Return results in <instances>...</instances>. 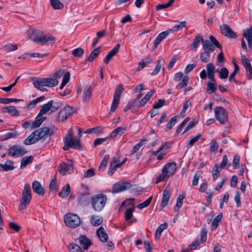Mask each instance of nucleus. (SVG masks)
<instances>
[{
  "label": "nucleus",
  "mask_w": 252,
  "mask_h": 252,
  "mask_svg": "<svg viewBox=\"0 0 252 252\" xmlns=\"http://www.w3.org/2000/svg\"><path fill=\"white\" fill-rule=\"evenodd\" d=\"M175 22L177 23L178 24L175 25L172 28V29L168 30L170 32H177L186 27L187 25V22L186 21H175Z\"/></svg>",
  "instance_id": "bb28decb"
},
{
  "label": "nucleus",
  "mask_w": 252,
  "mask_h": 252,
  "mask_svg": "<svg viewBox=\"0 0 252 252\" xmlns=\"http://www.w3.org/2000/svg\"><path fill=\"white\" fill-rule=\"evenodd\" d=\"M35 131H37L36 133V136H37L38 140L46 138L48 136H50L53 133V130L50 129L48 127H44L41 128L37 129Z\"/></svg>",
  "instance_id": "2eb2a0df"
},
{
  "label": "nucleus",
  "mask_w": 252,
  "mask_h": 252,
  "mask_svg": "<svg viewBox=\"0 0 252 252\" xmlns=\"http://www.w3.org/2000/svg\"><path fill=\"white\" fill-rule=\"evenodd\" d=\"M50 101L52 102L51 113H53L59 109L62 105L61 102H54L53 100H51Z\"/></svg>",
  "instance_id": "680f3d73"
},
{
  "label": "nucleus",
  "mask_w": 252,
  "mask_h": 252,
  "mask_svg": "<svg viewBox=\"0 0 252 252\" xmlns=\"http://www.w3.org/2000/svg\"><path fill=\"white\" fill-rule=\"evenodd\" d=\"M120 47V44H117L112 50H111L106 56L104 59V62L107 64L109 62L111 59L114 57L118 52Z\"/></svg>",
  "instance_id": "4be33fe9"
},
{
  "label": "nucleus",
  "mask_w": 252,
  "mask_h": 252,
  "mask_svg": "<svg viewBox=\"0 0 252 252\" xmlns=\"http://www.w3.org/2000/svg\"><path fill=\"white\" fill-rule=\"evenodd\" d=\"M153 61L154 60L151 56H147L139 63L137 67V70H141L148 64L153 63Z\"/></svg>",
  "instance_id": "b1692460"
},
{
  "label": "nucleus",
  "mask_w": 252,
  "mask_h": 252,
  "mask_svg": "<svg viewBox=\"0 0 252 252\" xmlns=\"http://www.w3.org/2000/svg\"><path fill=\"white\" fill-rule=\"evenodd\" d=\"M79 241L80 245L85 250H87L92 245L91 240L86 235H81L79 236Z\"/></svg>",
  "instance_id": "393cba45"
},
{
  "label": "nucleus",
  "mask_w": 252,
  "mask_h": 252,
  "mask_svg": "<svg viewBox=\"0 0 252 252\" xmlns=\"http://www.w3.org/2000/svg\"><path fill=\"white\" fill-rule=\"evenodd\" d=\"M14 162L10 160H7L5 164H0V166L5 171L13 170L15 167L13 166Z\"/></svg>",
  "instance_id": "473e14b6"
},
{
  "label": "nucleus",
  "mask_w": 252,
  "mask_h": 252,
  "mask_svg": "<svg viewBox=\"0 0 252 252\" xmlns=\"http://www.w3.org/2000/svg\"><path fill=\"white\" fill-rule=\"evenodd\" d=\"M68 248L69 252H82L81 247L74 244H70Z\"/></svg>",
  "instance_id": "6e6d98bb"
},
{
  "label": "nucleus",
  "mask_w": 252,
  "mask_h": 252,
  "mask_svg": "<svg viewBox=\"0 0 252 252\" xmlns=\"http://www.w3.org/2000/svg\"><path fill=\"white\" fill-rule=\"evenodd\" d=\"M216 118L221 124H225L228 121V114L226 110L222 107H216L214 109Z\"/></svg>",
  "instance_id": "6e6552de"
},
{
  "label": "nucleus",
  "mask_w": 252,
  "mask_h": 252,
  "mask_svg": "<svg viewBox=\"0 0 252 252\" xmlns=\"http://www.w3.org/2000/svg\"><path fill=\"white\" fill-rule=\"evenodd\" d=\"M96 235L102 242H106L108 240V235L102 226L97 230Z\"/></svg>",
  "instance_id": "5701e85b"
},
{
  "label": "nucleus",
  "mask_w": 252,
  "mask_h": 252,
  "mask_svg": "<svg viewBox=\"0 0 252 252\" xmlns=\"http://www.w3.org/2000/svg\"><path fill=\"white\" fill-rule=\"evenodd\" d=\"M220 31L221 33L225 36L229 38H236L237 33L235 32L227 24H223L220 26Z\"/></svg>",
  "instance_id": "f8f14e48"
},
{
  "label": "nucleus",
  "mask_w": 252,
  "mask_h": 252,
  "mask_svg": "<svg viewBox=\"0 0 252 252\" xmlns=\"http://www.w3.org/2000/svg\"><path fill=\"white\" fill-rule=\"evenodd\" d=\"M241 60L245 69L252 68L251 62L245 55H242Z\"/></svg>",
  "instance_id": "603ef678"
},
{
  "label": "nucleus",
  "mask_w": 252,
  "mask_h": 252,
  "mask_svg": "<svg viewBox=\"0 0 252 252\" xmlns=\"http://www.w3.org/2000/svg\"><path fill=\"white\" fill-rule=\"evenodd\" d=\"M167 227V224L166 223L160 224L157 229L155 234V239L157 240H159L161 234L162 232V231L165 229Z\"/></svg>",
  "instance_id": "4c0bfd02"
},
{
  "label": "nucleus",
  "mask_w": 252,
  "mask_h": 252,
  "mask_svg": "<svg viewBox=\"0 0 252 252\" xmlns=\"http://www.w3.org/2000/svg\"><path fill=\"white\" fill-rule=\"evenodd\" d=\"M123 91V87L122 84H120L116 87L113 95L112 103L110 107V113L111 112H114L118 108L120 103V97Z\"/></svg>",
  "instance_id": "423d86ee"
},
{
  "label": "nucleus",
  "mask_w": 252,
  "mask_h": 252,
  "mask_svg": "<svg viewBox=\"0 0 252 252\" xmlns=\"http://www.w3.org/2000/svg\"><path fill=\"white\" fill-rule=\"evenodd\" d=\"M209 39L211 43H212V45H213L214 46H216L218 48L220 49H221L222 47L221 45L220 44V43L218 42V41L216 39V38L213 36L210 35L209 37Z\"/></svg>",
  "instance_id": "338daca9"
},
{
  "label": "nucleus",
  "mask_w": 252,
  "mask_h": 252,
  "mask_svg": "<svg viewBox=\"0 0 252 252\" xmlns=\"http://www.w3.org/2000/svg\"><path fill=\"white\" fill-rule=\"evenodd\" d=\"M18 133L15 130H12L11 131L5 133L2 137L3 140H6L10 138H15L18 136Z\"/></svg>",
  "instance_id": "49530a36"
},
{
  "label": "nucleus",
  "mask_w": 252,
  "mask_h": 252,
  "mask_svg": "<svg viewBox=\"0 0 252 252\" xmlns=\"http://www.w3.org/2000/svg\"><path fill=\"white\" fill-rule=\"evenodd\" d=\"M100 47H97L94 49L91 53L88 58V61L90 62H93L98 55L100 53Z\"/></svg>",
  "instance_id": "37998d69"
},
{
  "label": "nucleus",
  "mask_w": 252,
  "mask_h": 252,
  "mask_svg": "<svg viewBox=\"0 0 252 252\" xmlns=\"http://www.w3.org/2000/svg\"><path fill=\"white\" fill-rule=\"evenodd\" d=\"M117 162V161L114 158L113 160L111 162L109 171L108 172V174L110 176H112L115 171L116 170L117 168L115 167V165H114V163H116Z\"/></svg>",
  "instance_id": "e2e57ef3"
},
{
  "label": "nucleus",
  "mask_w": 252,
  "mask_h": 252,
  "mask_svg": "<svg viewBox=\"0 0 252 252\" xmlns=\"http://www.w3.org/2000/svg\"><path fill=\"white\" fill-rule=\"evenodd\" d=\"M45 119L46 117L39 116L38 114L36 117L35 120L32 123L31 125V128L33 129L39 127Z\"/></svg>",
  "instance_id": "c85d7f7f"
},
{
  "label": "nucleus",
  "mask_w": 252,
  "mask_h": 252,
  "mask_svg": "<svg viewBox=\"0 0 252 252\" xmlns=\"http://www.w3.org/2000/svg\"><path fill=\"white\" fill-rule=\"evenodd\" d=\"M84 50L83 48L79 47L75 48L72 51V54L76 57H81L83 56Z\"/></svg>",
  "instance_id": "052dcab7"
},
{
  "label": "nucleus",
  "mask_w": 252,
  "mask_h": 252,
  "mask_svg": "<svg viewBox=\"0 0 252 252\" xmlns=\"http://www.w3.org/2000/svg\"><path fill=\"white\" fill-rule=\"evenodd\" d=\"M32 198V195L30 185L29 184H26L24 187L22 194V199L19 204L18 209L20 211L25 209L30 204Z\"/></svg>",
  "instance_id": "39448f33"
},
{
  "label": "nucleus",
  "mask_w": 252,
  "mask_h": 252,
  "mask_svg": "<svg viewBox=\"0 0 252 252\" xmlns=\"http://www.w3.org/2000/svg\"><path fill=\"white\" fill-rule=\"evenodd\" d=\"M51 109L52 102L49 101L48 103L44 104L41 106L39 113V115L43 116V115H45L50 110L51 111Z\"/></svg>",
  "instance_id": "72a5a7b5"
},
{
  "label": "nucleus",
  "mask_w": 252,
  "mask_h": 252,
  "mask_svg": "<svg viewBox=\"0 0 252 252\" xmlns=\"http://www.w3.org/2000/svg\"><path fill=\"white\" fill-rule=\"evenodd\" d=\"M202 136V134H199L196 136H191L190 137V140L188 141L187 146L188 147H192L195 142H196L197 141L199 140V139L201 138Z\"/></svg>",
  "instance_id": "de8ad7c7"
},
{
  "label": "nucleus",
  "mask_w": 252,
  "mask_h": 252,
  "mask_svg": "<svg viewBox=\"0 0 252 252\" xmlns=\"http://www.w3.org/2000/svg\"><path fill=\"white\" fill-rule=\"evenodd\" d=\"M92 89L89 86H87L84 88L83 94V101H88L92 95Z\"/></svg>",
  "instance_id": "2f4dec72"
},
{
  "label": "nucleus",
  "mask_w": 252,
  "mask_h": 252,
  "mask_svg": "<svg viewBox=\"0 0 252 252\" xmlns=\"http://www.w3.org/2000/svg\"><path fill=\"white\" fill-rule=\"evenodd\" d=\"M33 159V157L32 156L23 157L21 159L20 168L21 169L25 168L28 164L32 163Z\"/></svg>",
  "instance_id": "e433bc0d"
},
{
  "label": "nucleus",
  "mask_w": 252,
  "mask_h": 252,
  "mask_svg": "<svg viewBox=\"0 0 252 252\" xmlns=\"http://www.w3.org/2000/svg\"><path fill=\"white\" fill-rule=\"evenodd\" d=\"M243 36L245 37L248 43V46L250 48H252V26L250 28L247 29L244 31Z\"/></svg>",
  "instance_id": "aec40b11"
},
{
  "label": "nucleus",
  "mask_w": 252,
  "mask_h": 252,
  "mask_svg": "<svg viewBox=\"0 0 252 252\" xmlns=\"http://www.w3.org/2000/svg\"><path fill=\"white\" fill-rule=\"evenodd\" d=\"M131 184L128 182L120 181L113 185L112 192L113 193L122 192L131 188Z\"/></svg>",
  "instance_id": "9b49d317"
},
{
  "label": "nucleus",
  "mask_w": 252,
  "mask_h": 252,
  "mask_svg": "<svg viewBox=\"0 0 252 252\" xmlns=\"http://www.w3.org/2000/svg\"><path fill=\"white\" fill-rule=\"evenodd\" d=\"M222 218V213H220L218 216H217L213 220L211 224L212 230L214 231L216 229L217 227L219 226V224L221 221Z\"/></svg>",
  "instance_id": "f704fd0d"
},
{
  "label": "nucleus",
  "mask_w": 252,
  "mask_h": 252,
  "mask_svg": "<svg viewBox=\"0 0 252 252\" xmlns=\"http://www.w3.org/2000/svg\"><path fill=\"white\" fill-rule=\"evenodd\" d=\"M217 86L216 83L208 82L207 84L206 91L209 94H212L217 91Z\"/></svg>",
  "instance_id": "a19ab883"
},
{
  "label": "nucleus",
  "mask_w": 252,
  "mask_h": 252,
  "mask_svg": "<svg viewBox=\"0 0 252 252\" xmlns=\"http://www.w3.org/2000/svg\"><path fill=\"white\" fill-rule=\"evenodd\" d=\"M216 71L219 72V77L220 79H226L228 76L229 71L225 67L222 68L220 71L217 69Z\"/></svg>",
  "instance_id": "8fccbe9b"
},
{
  "label": "nucleus",
  "mask_w": 252,
  "mask_h": 252,
  "mask_svg": "<svg viewBox=\"0 0 252 252\" xmlns=\"http://www.w3.org/2000/svg\"><path fill=\"white\" fill-rule=\"evenodd\" d=\"M90 193L88 190L80 192L77 197L78 203L81 205H86L90 200Z\"/></svg>",
  "instance_id": "dca6fc26"
},
{
  "label": "nucleus",
  "mask_w": 252,
  "mask_h": 252,
  "mask_svg": "<svg viewBox=\"0 0 252 252\" xmlns=\"http://www.w3.org/2000/svg\"><path fill=\"white\" fill-rule=\"evenodd\" d=\"M109 159V155H105L102 160L101 163L99 167V170H103L106 166L107 162Z\"/></svg>",
  "instance_id": "bf43d9fd"
},
{
  "label": "nucleus",
  "mask_w": 252,
  "mask_h": 252,
  "mask_svg": "<svg viewBox=\"0 0 252 252\" xmlns=\"http://www.w3.org/2000/svg\"><path fill=\"white\" fill-rule=\"evenodd\" d=\"M91 201L94 210L99 212L104 208L107 201V197L103 193L96 194L92 197Z\"/></svg>",
  "instance_id": "20e7f679"
},
{
  "label": "nucleus",
  "mask_w": 252,
  "mask_h": 252,
  "mask_svg": "<svg viewBox=\"0 0 252 252\" xmlns=\"http://www.w3.org/2000/svg\"><path fill=\"white\" fill-rule=\"evenodd\" d=\"M75 112V109L73 107L67 106L59 112L57 117V121L59 122L64 121Z\"/></svg>",
  "instance_id": "1a4fd4ad"
},
{
  "label": "nucleus",
  "mask_w": 252,
  "mask_h": 252,
  "mask_svg": "<svg viewBox=\"0 0 252 252\" xmlns=\"http://www.w3.org/2000/svg\"><path fill=\"white\" fill-rule=\"evenodd\" d=\"M2 112L3 113L7 112L12 116H18L19 115V111L14 106L3 107Z\"/></svg>",
  "instance_id": "a878e982"
},
{
  "label": "nucleus",
  "mask_w": 252,
  "mask_h": 252,
  "mask_svg": "<svg viewBox=\"0 0 252 252\" xmlns=\"http://www.w3.org/2000/svg\"><path fill=\"white\" fill-rule=\"evenodd\" d=\"M170 189L168 188H166L163 190L162 193V198L160 203V207L162 208L165 207L168 204L170 198Z\"/></svg>",
  "instance_id": "a211bd4d"
},
{
  "label": "nucleus",
  "mask_w": 252,
  "mask_h": 252,
  "mask_svg": "<svg viewBox=\"0 0 252 252\" xmlns=\"http://www.w3.org/2000/svg\"><path fill=\"white\" fill-rule=\"evenodd\" d=\"M203 40H204L203 37L197 34L193 40L192 43L190 45L191 48L193 49H196L199 46L200 41H202V43H203Z\"/></svg>",
  "instance_id": "58836bf2"
},
{
  "label": "nucleus",
  "mask_w": 252,
  "mask_h": 252,
  "mask_svg": "<svg viewBox=\"0 0 252 252\" xmlns=\"http://www.w3.org/2000/svg\"><path fill=\"white\" fill-rule=\"evenodd\" d=\"M73 133L71 128H70L64 137L63 150L68 151L70 148H73L79 151L82 150V147L80 143L79 140L72 137Z\"/></svg>",
  "instance_id": "f03ea898"
},
{
  "label": "nucleus",
  "mask_w": 252,
  "mask_h": 252,
  "mask_svg": "<svg viewBox=\"0 0 252 252\" xmlns=\"http://www.w3.org/2000/svg\"><path fill=\"white\" fill-rule=\"evenodd\" d=\"M32 34L34 36L32 41L42 45L48 44L49 42H53L56 40V38L49 33L42 35L43 32L39 30H34Z\"/></svg>",
  "instance_id": "7ed1b4c3"
},
{
  "label": "nucleus",
  "mask_w": 252,
  "mask_h": 252,
  "mask_svg": "<svg viewBox=\"0 0 252 252\" xmlns=\"http://www.w3.org/2000/svg\"><path fill=\"white\" fill-rule=\"evenodd\" d=\"M170 33L169 30L165 31L160 33L157 38L154 40V45L153 47V49H156L158 46L159 45L160 42L165 38H166Z\"/></svg>",
  "instance_id": "6ab92c4d"
},
{
  "label": "nucleus",
  "mask_w": 252,
  "mask_h": 252,
  "mask_svg": "<svg viewBox=\"0 0 252 252\" xmlns=\"http://www.w3.org/2000/svg\"><path fill=\"white\" fill-rule=\"evenodd\" d=\"M90 221L93 225L98 226L102 223L103 219L101 217L92 216Z\"/></svg>",
  "instance_id": "ea45409f"
},
{
  "label": "nucleus",
  "mask_w": 252,
  "mask_h": 252,
  "mask_svg": "<svg viewBox=\"0 0 252 252\" xmlns=\"http://www.w3.org/2000/svg\"><path fill=\"white\" fill-rule=\"evenodd\" d=\"M70 192V187L69 184L62 188L61 191L59 193V196L61 198L67 197Z\"/></svg>",
  "instance_id": "c9c22d12"
},
{
  "label": "nucleus",
  "mask_w": 252,
  "mask_h": 252,
  "mask_svg": "<svg viewBox=\"0 0 252 252\" xmlns=\"http://www.w3.org/2000/svg\"><path fill=\"white\" fill-rule=\"evenodd\" d=\"M177 170V164L175 162H171L167 163L165 165L162 170V173H166L168 175V177H170L173 175Z\"/></svg>",
  "instance_id": "4468645a"
},
{
  "label": "nucleus",
  "mask_w": 252,
  "mask_h": 252,
  "mask_svg": "<svg viewBox=\"0 0 252 252\" xmlns=\"http://www.w3.org/2000/svg\"><path fill=\"white\" fill-rule=\"evenodd\" d=\"M185 198V195L183 194H179L177 199L176 205L174 207V211L177 212L179 210V208L182 206L183 203V200Z\"/></svg>",
  "instance_id": "c03bdc74"
},
{
  "label": "nucleus",
  "mask_w": 252,
  "mask_h": 252,
  "mask_svg": "<svg viewBox=\"0 0 252 252\" xmlns=\"http://www.w3.org/2000/svg\"><path fill=\"white\" fill-rule=\"evenodd\" d=\"M207 231L206 228L205 227H203L200 231V240L199 242L200 243H202L204 242H205L207 240Z\"/></svg>",
  "instance_id": "5fc2aeb1"
},
{
  "label": "nucleus",
  "mask_w": 252,
  "mask_h": 252,
  "mask_svg": "<svg viewBox=\"0 0 252 252\" xmlns=\"http://www.w3.org/2000/svg\"><path fill=\"white\" fill-rule=\"evenodd\" d=\"M210 59V53L204 51L200 54V59L204 63H207Z\"/></svg>",
  "instance_id": "0e129e2a"
},
{
  "label": "nucleus",
  "mask_w": 252,
  "mask_h": 252,
  "mask_svg": "<svg viewBox=\"0 0 252 252\" xmlns=\"http://www.w3.org/2000/svg\"><path fill=\"white\" fill-rule=\"evenodd\" d=\"M152 199H153V196H150L146 201H144L143 202H142L141 203L139 204L137 206V208L140 210H142L143 208L148 207L151 203Z\"/></svg>",
  "instance_id": "4d7b16f0"
},
{
  "label": "nucleus",
  "mask_w": 252,
  "mask_h": 252,
  "mask_svg": "<svg viewBox=\"0 0 252 252\" xmlns=\"http://www.w3.org/2000/svg\"><path fill=\"white\" fill-rule=\"evenodd\" d=\"M177 120L176 116L172 117L166 125V127L169 129H171L173 126L175 125Z\"/></svg>",
  "instance_id": "774afa93"
},
{
  "label": "nucleus",
  "mask_w": 252,
  "mask_h": 252,
  "mask_svg": "<svg viewBox=\"0 0 252 252\" xmlns=\"http://www.w3.org/2000/svg\"><path fill=\"white\" fill-rule=\"evenodd\" d=\"M27 153L25 148L22 146L15 145L9 149L8 155L13 157H20Z\"/></svg>",
  "instance_id": "9d476101"
},
{
  "label": "nucleus",
  "mask_w": 252,
  "mask_h": 252,
  "mask_svg": "<svg viewBox=\"0 0 252 252\" xmlns=\"http://www.w3.org/2000/svg\"><path fill=\"white\" fill-rule=\"evenodd\" d=\"M63 74V71L60 70L56 71L53 78H40L32 77L30 79L34 87L42 92H47L48 89L44 87L52 88L56 86L58 84V79H60Z\"/></svg>",
  "instance_id": "f257e3e1"
},
{
  "label": "nucleus",
  "mask_w": 252,
  "mask_h": 252,
  "mask_svg": "<svg viewBox=\"0 0 252 252\" xmlns=\"http://www.w3.org/2000/svg\"><path fill=\"white\" fill-rule=\"evenodd\" d=\"M64 220L66 225L70 228H76L80 224V218L75 214H66L64 217Z\"/></svg>",
  "instance_id": "0eeeda50"
},
{
  "label": "nucleus",
  "mask_w": 252,
  "mask_h": 252,
  "mask_svg": "<svg viewBox=\"0 0 252 252\" xmlns=\"http://www.w3.org/2000/svg\"><path fill=\"white\" fill-rule=\"evenodd\" d=\"M32 188L33 191L39 195H43L45 189L39 182L34 180L32 183Z\"/></svg>",
  "instance_id": "f3484780"
},
{
  "label": "nucleus",
  "mask_w": 252,
  "mask_h": 252,
  "mask_svg": "<svg viewBox=\"0 0 252 252\" xmlns=\"http://www.w3.org/2000/svg\"><path fill=\"white\" fill-rule=\"evenodd\" d=\"M135 207L134 206L126 210L125 213V218L126 221L130 220L133 217V213Z\"/></svg>",
  "instance_id": "a18cd8bd"
},
{
  "label": "nucleus",
  "mask_w": 252,
  "mask_h": 252,
  "mask_svg": "<svg viewBox=\"0 0 252 252\" xmlns=\"http://www.w3.org/2000/svg\"><path fill=\"white\" fill-rule=\"evenodd\" d=\"M59 171L61 174L66 175L70 173L73 170V164L72 162H63L59 166Z\"/></svg>",
  "instance_id": "ddd939ff"
},
{
  "label": "nucleus",
  "mask_w": 252,
  "mask_h": 252,
  "mask_svg": "<svg viewBox=\"0 0 252 252\" xmlns=\"http://www.w3.org/2000/svg\"><path fill=\"white\" fill-rule=\"evenodd\" d=\"M146 143V140H141L139 143L136 144L135 146H133L132 149L131 151V154L133 155L135 154L137 151L139 150L140 147Z\"/></svg>",
  "instance_id": "3c124183"
},
{
  "label": "nucleus",
  "mask_w": 252,
  "mask_h": 252,
  "mask_svg": "<svg viewBox=\"0 0 252 252\" xmlns=\"http://www.w3.org/2000/svg\"><path fill=\"white\" fill-rule=\"evenodd\" d=\"M102 127H93L91 128L87 129L85 131V133L86 134H90L93 132L96 133L97 134H99L102 131Z\"/></svg>",
  "instance_id": "13d9d810"
},
{
  "label": "nucleus",
  "mask_w": 252,
  "mask_h": 252,
  "mask_svg": "<svg viewBox=\"0 0 252 252\" xmlns=\"http://www.w3.org/2000/svg\"><path fill=\"white\" fill-rule=\"evenodd\" d=\"M221 170L219 167V164H216L212 171V177L214 180H217L219 177Z\"/></svg>",
  "instance_id": "09e8293b"
},
{
  "label": "nucleus",
  "mask_w": 252,
  "mask_h": 252,
  "mask_svg": "<svg viewBox=\"0 0 252 252\" xmlns=\"http://www.w3.org/2000/svg\"><path fill=\"white\" fill-rule=\"evenodd\" d=\"M126 130V127L119 126L115 129L108 136L110 138H114L118 134L120 135H123Z\"/></svg>",
  "instance_id": "cd10ccee"
},
{
  "label": "nucleus",
  "mask_w": 252,
  "mask_h": 252,
  "mask_svg": "<svg viewBox=\"0 0 252 252\" xmlns=\"http://www.w3.org/2000/svg\"><path fill=\"white\" fill-rule=\"evenodd\" d=\"M50 190L52 192H56L57 189V179L54 178L49 185Z\"/></svg>",
  "instance_id": "69168bd1"
},
{
  "label": "nucleus",
  "mask_w": 252,
  "mask_h": 252,
  "mask_svg": "<svg viewBox=\"0 0 252 252\" xmlns=\"http://www.w3.org/2000/svg\"><path fill=\"white\" fill-rule=\"evenodd\" d=\"M189 77L188 76H184L182 79L181 82L176 86L177 89L180 90L182 88H185L188 83Z\"/></svg>",
  "instance_id": "864d4df0"
},
{
  "label": "nucleus",
  "mask_w": 252,
  "mask_h": 252,
  "mask_svg": "<svg viewBox=\"0 0 252 252\" xmlns=\"http://www.w3.org/2000/svg\"><path fill=\"white\" fill-rule=\"evenodd\" d=\"M37 131H34L32 133L31 135H30L24 141V144L26 145H29L31 144H34L37 141H38V138L36 136V133Z\"/></svg>",
  "instance_id": "412c9836"
},
{
  "label": "nucleus",
  "mask_w": 252,
  "mask_h": 252,
  "mask_svg": "<svg viewBox=\"0 0 252 252\" xmlns=\"http://www.w3.org/2000/svg\"><path fill=\"white\" fill-rule=\"evenodd\" d=\"M164 63L165 62L163 59H162L161 57H159L158 61H157V65L156 68L151 73V75L152 76H155L157 75L159 72L161 66L164 65Z\"/></svg>",
  "instance_id": "7c9ffc66"
},
{
  "label": "nucleus",
  "mask_w": 252,
  "mask_h": 252,
  "mask_svg": "<svg viewBox=\"0 0 252 252\" xmlns=\"http://www.w3.org/2000/svg\"><path fill=\"white\" fill-rule=\"evenodd\" d=\"M50 1L54 9H61L64 7L63 4L59 0H50Z\"/></svg>",
  "instance_id": "79ce46f5"
},
{
  "label": "nucleus",
  "mask_w": 252,
  "mask_h": 252,
  "mask_svg": "<svg viewBox=\"0 0 252 252\" xmlns=\"http://www.w3.org/2000/svg\"><path fill=\"white\" fill-rule=\"evenodd\" d=\"M202 46L204 51L210 53L214 52L215 49V46L207 40H203Z\"/></svg>",
  "instance_id": "c756f323"
}]
</instances>
